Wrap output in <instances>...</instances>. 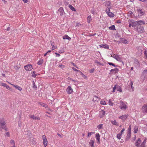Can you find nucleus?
Returning a JSON list of instances; mask_svg holds the SVG:
<instances>
[{"instance_id":"1","label":"nucleus","mask_w":147,"mask_h":147,"mask_svg":"<svg viewBox=\"0 0 147 147\" xmlns=\"http://www.w3.org/2000/svg\"><path fill=\"white\" fill-rule=\"evenodd\" d=\"M0 128L6 131H7L8 130V128L7 127L5 120L3 118H0Z\"/></svg>"},{"instance_id":"2","label":"nucleus","mask_w":147,"mask_h":147,"mask_svg":"<svg viewBox=\"0 0 147 147\" xmlns=\"http://www.w3.org/2000/svg\"><path fill=\"white\" fill-rule=\"evenodd\" d=\"M144 22L143 21H137L134 22V23L133 24L132 26L133 27L136 26V25L141 26L142 25H144Z\"/></svg>"},{"instance_id":"3","label":"nucleus","mask_w":147,"mask_h":147,"mask_svg":"<svg viewBox=\"0 0 147 147\" xmlns=\"http://www.w3.org/2000/svg\"><path fill=\"white\" fill-rule=\"evenodd\" d=\"M119 108L122 110H125L127 108V106L122 101H120Z\"/></svg>"},{"instance_id":"4","label":"nucleus","mask_w":147,"mask_h":147,"mask_svg":"<svg viewBox=\"0 0 147 147\" xmlns=\"http://www.w3.org/2000/svg\"><path fill=\"white\" fill-rule=\"evenodd\" d=\"M105 6L107 7V8L106 10H108V11H110V9L111 8V4L110 2L107 1L105 3Z\"/></svg>"},{"instance_id":"5","label":"nucleus","mask_w":147,"mask_h":147,"mask_svg":"<svg viewBox=\"0 0 147 147\" xmlns=\"http://www.w3.org/2000/svg\"><path fill=\"white\" fill-rule=\"evenodd\" d=\"M137 29V31L138 32L142 33L144 32V27L141 26H138Z\"/></svg>"},{"instance_id":"6","label":"nucleus","mask_w":147,"mask_h":147,"mask_svg":"<svg viewBox=\"0 0 147 147\" xmlns=\"http://www.w3.org/2000/svg\"><path fill=\"white\" fill-rule=\"evenodd\" d=\"M42 137L43 140V145L44 146L46 147L47 145V140L46 138V136L45 135H43Z\"/></svg>"},{"instance_id":"7","label":"nucleus","mask_w":147,"mask_h":147,"mask_svg":"<svg viewBox=\"0 0 147 147\" xmlns=\"http://www.w3.org/2000/svg\"><path fill=\"white\" fill-rule=\"evenodd\" d=\"M25 69L27 71H31L32 69V66L31 65H28L24 66Z\"/></svg>"},{"instance_id":"8","label":"nucleus","mask_w":147,"mask_h":147,"mask_svg":"<svg viewBox=\"0 0 147 147\" xmlns=\"http://www.w3.org/2000/svg\"><path fill=\"white\" fill-rule=\"evenodd\" d=\"M142 110L144 113H147V104H144L143 106Z\"/></svg>"},{"instance_id":"9","label":"nucleus","mask_w":147,"mask_h":147,"mask_svg":"<svg viewBox=\"0 0 147 147\" xmlns=\"http://www.w3.org/2000/svg\"><path fill=\"white\" fill-rule=\"evenodd\" d=\"M66 91L68 94H71L73 92V90L70 86H69L66 89Z\"/></svg>"},{"instance_id":"10","label":"nucleus","mask_w":147,"mask_h":147,"mask_svg":"<svg viewBox=\"0 0 147 147\" xmlns=\"http://www.w3.org/2000/svg\"><path fill=\"white\" fill-rule=\"evenodd\" d=\"M29 116L30 118L33 119L34 120H39L40 119V118L37 116H35L33 115H30Z\"/></svg>"},{"instance_id":"11","label":"nucleus","mask_w":147,"mask_h":147,"mask_svg":"<svg viewBox=\"0 0 147 147\" xmlns=\"http://www.w3.org/2000/svg\"><path fill=\"white\" fill-rule=\"evenodd\" d=\"M59 14H60V16H62L63 13H64V11L63 9V8L62 7H60L58 10Z\"/></svg>"},{"instance_id":"12","label":"nucleus","mask_w":147,"mask_h":147,"mask_svg":"<svg viewBox=\"0 0 147 147\" xmlns=\"http://www.w3.org/2000/svg\"><path fill=\"white\" fill-rule=\"evenodd\" d=\"M106 12L107 13L108 16L110 17H113L114 16V14L112 12H110V11L108 10H106Z\"/></svg>"},{"instance_id":"13","label":"nucleus","mask_w":147,"mask_h":147,"mask_svg":"<svg viewBox=\"0 0 147 147\" xmlns=\"http://www.w3.org/2000/svg\"><path fill=\"white\" fill-rule=\"evenodd\" d=\"M142 76L144 78H147V70L145 69L142 73Z\"/></svg>"},{"instance_id":"14","label":"nucleus","mask_w":147,"mask_h":147,"mask_svg":"<svg viewBox=\"0 0 147 147\" xmlns=\"http://www.w3.org/2000/svg\"><path fill=\"white\" fill-rule=\"evenodd\" d=\"M105 114V112L103 110H101L99 112V117L100 118H102L103 117Z\"/></svg>"},{"instance_id":"15","label":"nucleus","mask_w":147,"mask_h":147,"mask_svg":"<svg viewBox=\"0 0 147 147\" xmlns=\"http://www.w3.org/2000/svg\"><path fill=\"white\" fill-rule=\"evenodd\" d=\"M127 115H122V116H120L119 117V119H120L122 120L123 121H125V120L127 118Z\"/></svg>"},{"instance_id":"16","label":"nucleus","mask_w":147,"mask_h":147,"mask_svg":"<svg viewBox=\"0 0 147 147\" xmlns=\"http://www.w3.org/2000/svg\"><path fill=\"white\" fill-rule=\"evenodd\" d=\"M141 142V139L140 138H138L136 142L135 143V144L136 146L139 147L140 146V144Z\"/></svg>"},{"instance_id":"17","label":"nucleus","mask_w":147,"mask_h":147,"mask_svg":"<svg viewBox=\"0 0 147 147\" xmlns=\"http://www.w3.org/2000/svg\"><path fill=\"white\" fill-rule=\"evenodd\" d=\"M111 56L113 57L117 61H119L120 59V58L117 55H115V54H113L112 55H111Z\"/></svg>"},{"instance_id":"18","label":"nucleus","mask_w":147,"mask_h":147,"mask_svg":"<svg viewBox=\"0 0 147 147\" xmlns=\"http://www.w3.org/2000/svg\"><path fill=\"white\" fill-rule=\"evenodd\" d=\"M100 47H102L104 48H105L107 49H108L109 48V46L108 45L105 44H101L100 45Z\"/></svg>"},{"instance_id":"19","label":"nucleus","mask_w":147,"mask_h":147,"mask_svg":"<svg viewBox=\"0 0 147 147\" xmlns=\"http://www.w3.org/2000/svg\"><path fill=\"white\" fill-rule=\"evenodd\" d=\"M118 71V69L117 68H115V69H111V72L113 74H115L117 73Z\"/></svg>"},{"instance_id":"20","label":"nucleus","mask_w":147,"mask_h":147,"mask_svg":"<svg viewBox=\"0 0 147 147\" xmlns=\"http://www.w3.org/2000/svg\"><path fill=\"white\" fill-rule=\"evenodd\" d=\"M15 88L19 90L20 91H21L22 90V88L20 86L17 85L13 84H12Z\"/></svg>"},{"instance_id":"21","label":"nucleus","mask_w":147,"mask_h":147,"mask_svg":"<svg viewBox=\"0 0 147 147\" xmlns=\"http://www.w3.org/2000/svg\"><path fill=\"white\" fill-rule=\"evenodd\" d=\"M138 12L139 15L140 16H141L144 14V12L142 11V10L141 9H138Z\"/></svg>"},{"instance_id":"22","label":"nucleus","mask_w":147,"mask_h":147,"mask_svg":"<svg viewBox=\"0 0 147 147\" xmlns=\"http://www.w3.org/2000/svg\"><path fill=\"white\" fill-rule=\"evenodd\" d=\"M63 39H67L69 40H71V38L70 37H69L67 35H65L63 36Z\"/></svg>"},{"instance_id":"23","label":"nucleus","mask_w":147,"mask_h":147,"mask_svg":"<svg viewBox=\"0 0 147 147\" xmlns=\"http://www.w3.org/2000/svg\"><path fill=\"white\" fill-rule=\"evenodd\" d=\"M131 133L128 132L125 141H127L129 140L131 137Z\"/></svg>"},{"instance_id":"24","label":"nucleus","mask_w":147,"mask_h":147,"mask_svg":"<svg viewBox=\"0 0 147 147\" xmlns=\"http://www.w3.org/2000/svg\"><path fill=\"white\" fill-rule=\"evenodd\" d=\"M121 42L123 43H124L125 44H127L128 43V41L127 40L124 39V38H122L121 39Z\"/></svg>"},{"instance_id":"25","label":"nucleus","mask_w":147,"mask_h":147,"mask_svg":"<svg viewBox=\"0 0 147 147\" xmlns=\"http://www.w3.org/2000/svg\"><path fill=\"white\" fill-rule=\"evenodd\" d=\"M15 143L14 141L11 140L10 141L11 147H16L15 146Z\"/></svg>"},{"instance_id":"26","label":"nucleus","mask_w":147,"mask_h":147,"mask_svg":"<svg viewBox=\"0 0 147 147\" xmlns=\"http://www.w3.org/2000/svg\"><path fill=\"white\" fill-rule=\"evenodd\" d=\"M94 141L93 140H91L90 141V142L89 144L91 147H94Z\"/></svg>"},{"instance_id":"27","label":"nucleus","mask_w":147,"mask_h":147,"mask_svg":"<svg viewBox=\"0 0 147 147\" xmlns=\"http://www.w3.org/2000/svg\"><path fill=\"white\" fill-rule=\"evenodd\" d=\"M111 123H112V124L113 125H115L117 126H118L119 125L118 124L116 120L112 121H111Z\"/></svg>"},{"instance_id":"28","label":"nucleus","mask_w":147,"mask_h":147,"mask_svg":"<svg viewBox=\"0 0 147 147\" xmlns=\"http://www.w3.org/2000/svg\"><path fill=\"white\" fill-rule=\"evenodd\" d=\"M68 6L70 9L73 11H76V10L75 8L71 5H69Z\"/></svg>"},{"instance_id":"29","label":"nucleus","mask_w":147,"mask_h":147,"mask_svg":"<svg viewBox=\"0 0 147 147\" xmlns=\"http://www.w3.org/2000/svg\"><path fill=\"white\" fill-rule=\"evenodd\" d=\"M92 20L91 16H88L87 19V22L90 23V21Z\"/></svg>"},{"instance_id":"30","label":"nucleus","mask_w":147,"mask_h":147,"mask_svg":"<svg viewBox=\"0 0 147 147\" xmlns=\"http://www.w3.org/2000/svg\"><path fill=\"white\" fill-rule=\"evenodd\" d=\"M1 85L5 87L7 89H8L9 88V86L7 85V84L5 83H2L1 84Z\"/></svg>"},{"instance_id":"31","label":"nucleus","mask_w":147,"mask_h":147,"mask_svg":"<svg viewBox=\"0 0 147 147\" xmlns=\"http://www.w3.org/2000/svg\"><path fill=\"white\" fill-rule=\"evenodd\" d=\"M96 139L98 141V142H100V136L99 134L98 133H96Z\"/></svg>"},{"instance_id":"32","label":"nucleus","mask_w":147,"mask_h":147,"mask_svg":"<svg viewBox=\"0 0 147 147\" xmlns=\"http://www.w3.org/2000/svg\"><path fill=\"white\" fill-rule=\"evenodd\" d=\"M116 89L117 91L120 92L122 91L121 87L119 86L116 85Z\"/></svg>"},{"instance_id":"33","label":"nucleus","mask_w":147,"mask_h":147,"mask_svg":"<svg viewBox=\"0 0 147 147\" xmlns=\"http://www.w3.org/2000/svg\"><path fill=\"white\" fill-rule=\"evenodd\" d=\"M138 129V126H135L134 128V132L135 133H136Z\"/></svg>"},{"instance_id":"34","label":"nucleus","mask_w":147,"mask_h":147,"mask_svg":"<svg viewBox=\"0 0 147 147\" xmlns=\"http://www.w3.org/2000/svg\"><path fill=\"white\" fill-rule=\"evenodd\" d=\"M43 62V60L42 59H40L37 62V64L39 65H40L41 64H42Z\"/></svg>"},{"instance_id":"35","label":"nucleus","mask_w":147,"mask_h":147,"mask_svg":"<svg viewBox=\"0 0 147 147\" xmlns=\"http://www.w3.org/2000/svg\"><path fill=\"white\" fill-rule=\"evenodd\" d=\"M109 28L111 30H115V26L114 25H112V26L109 27Z\"/></svg>"},{"instance_id":"36","label":"nucleus","mask_w":147,"mask_h":147,"mask_svg":"<svg viewBox=\"0 0 147 147\" xmlns=\"http://www.w3.org/2000/svg\"><path fill=\"white\" fill-rule=\"evenodd\" d=\"M100 103L101 105H106V102L105 101L103 100H102L100 102Z\"/></svg>"},{"instance_id":"37","label":"nucleus","mask_w":147,"mask_h":147,"mask_svg":"<svg viewBox=\"0 0 147 147\" xmlns=\"http://www.w3.org/2000/svg\"><path fill=\"white\" fill-rule=\"evenodd\" d=\"M65 65H62V64H61L60 65H59L58 66V67L59 68H61V69H63V68H65Z\"/></svg>"},{"instance_id":"38","label":"nucleus","mask_w":147,"mask_h":147,"mask_svg":"<svg viewBox=\"0 0 147 147\" xmlns=\"http://www.w3.org/2000/svg\"><path fill=\"white\" fill-rule=\"evenodd\" d=\"M32 76L34 77H36V75L35 74V71H33L32 72Z\"/></svg>"},{"instance_id":"39","label":"nucleus","mask_w":147,"mask_h":147,"mask_svg":"<svg viewBox=\"0 0 147 147\" xmlns=\"http://www.w3.org/2000/svg\"><path fill=\"white\" fill-rule=\"evenodd\" d=\"M131 125H130L129 126L128 129V132H129V133H131Z\"/></svg>"},{"instance_id":"40","label":"nucleus","mask_w":147,"mask_h":147,"mask_svg":"<svg viewBox=\"0 0 147 147\" xmlns=\"http://www.w3.org/2000/svg\"><path fill=\"white\" fill-rule=\"evenodd\" d=\"M97 127L98 129H102V124H100Z\"/></svg>"},{"instance_id":"41","label":"nucleus","mask_w":147,"mask_h":147,"mask_svg":"<svg viewBox=\"0 0 147 147\" xmlns=\"http://www.w3.org/2000/svg\"><path fill=\"white\" fill-rule=\"evenodd\" d=\"M109 105L111 106H113V103L111 102V100L110 99H109Z\"/></svg>"},{"instance_id":"42","label":"nucleus","mask_w":147,"mask_h":147,"mask_svg":"<svg viewBox=\"0 0 147 147\" xmlns=\"http://www.w3.org/2000/svg\"><path fill=\"white\" fill-rule=\"evenodd\" d=\"M94 133L93 132H88V135L87 136V137H89L91 135Z\"/></svg>"},{"instance_id":"43","label":"nucleus","mask_w":147,"mask_h":147,"mask_svg":"<svg viewBox=\"0 0 147 147\" xmlns=\"http://www.w3.org/2000/svg\"><path fill=\"white\" fill-rule=\"evenodd\" d=\"M117 138H118L119 139H121V135L120 134H118L117 135Z\"/></svg>"},{"instance_id":"44","label":"nucleus","mask_w":147,"mask_h":147,"mask_svg":"<svg viewBox=\"0 0 147 147\" xmlns=\"http://www.w3.org/2000/svg\"><path fill=\"white\" fill-rule=\"evenodd\" d=\"M108 64L110 65H112L114 67L116 66L115 65L112 63L108 62Z\"/></svg>"},{"instance_id":"45","label":"nucleus","mask_w":147,"mask_h":147,"mask_svg":"<svg viewBox=\"0 0 147 147\" xmlns=\"http://www.w3.org/2000/svg\"><path fill=\"white\" fill-rule=\"evenodd\" d=\"M42 106L44 107H45V108H47L48 107L47 105L46 104H45L44 103L42 105Z\"/></svg>"},{"instance_id":"46","label":"nucleus","mask_w":147,"mask_h":147,"mask_svg":"<svg viewBox=\"0 0 147 147\" xmlns=\"http://www.w3.org/2000/svg\"><path fill=\"white\" fill-rule=\"evenodd\" d=\"M82 76V77L84 78L85 79H86L87 78V77L86 76L84 75V74L83 73L81 75Z\"/></svg>"},{"instance_id":"47","label":"nucleus","mask_w":147,"mask_h":147,"mask_svg":"<svg viewBox=\"0 0 147 147\" xmlns=\"http://www.w3.org/2000/svg\"><path fill=\"white\" fill-rule=\"evenodd\" d=\"M116 89V85H115V87L113 88V92H114L115 91V89Z\"/></svg>"},{"instance_id":"48","label":"nucleus","mask_w":147,"mask_h":147,"mask_svg":"<svg viewBox=\"0 0 147 147\" xmlns=\"http://www.w3.org/2000/svg\"><path fill=\"white\" fill-rule=\"evenodd\" d=\"M71 64H72L76 68H77V69H78V67L76 65H75V64L74 63L71 62Z\"/></svg>"},{"instance_id":"49","label":"nucleus","mask_w":147,"mask_h":147,"mask_svg":"<svg viewBox=\"0 0 147 147\" xmlns=\"http://www.w3.org/2000/svg\"><path fill=\"white\" fill-rule=\"evenodd\" d=\"M94 69H91V70H90L89 71L90 73H92L94 72Z\"/></svg>"},{"instance_id":"50","label":"nucleus","mask_w":147,"mask_h":147,"mask_svg":"<svg viewBox=\"0 0 147 147\" xmlns=\"http://www.w3.org/2000/svg\"><path fill=\"white\" fill-rule=\"evenodd\" d=\"M72 69L74 71H78V70H77L74 67H72Z\"/></svg>"},{"instance_id":"51","label":"nucleus","mask_w":147,"mask_h":147,"mask_svg":"<svg viewBox=\"0 0 147 147\" xmlns=\"http://www.w3.org/2000/svg\"><path fill=\"white\" fill-rule=\"evenodd\" d=\"M146 139H145L144 141L142 143V144H145V143H146Z\"/></svg>"},{"instance_id":"52","label":"nucleus","mask_w":147,"mask_h":147,"mask_svg":"<svg viewBox=\"0 0 147 147\" xmlns=\"http://www.w3.org/2000/svg\"><path fill=\"white\" fill-rule=\"evenodd\" d=\"M5 136H9V132H7L6 133V134H5Z\"/></svg>"},{"instance_id":"53","label":"nucleus","mask_w":147,"mask_h":147,"mask_svg":"<svg viewBox=\"0 0 147 147\" xmlns=\"http://www.w3.org/2000/svg\"><path fill=\"white\" fill-rule=\"evenodd\" d=\"M129 84V85H130L131 87H132V86L133 85V82L132 81H131Z\"/></svg>"},{"instance_id":"54","label":"nucleus","mask_w":147,"mask_h":147,"mask_svg":"<svg viewBox=\"0 0 147 147\" xmlns=\"http://www.w3.org/2000/svg\"><path fill=\"white\" fill-rule=\"evenodd\" d=\"M140 147H146L145 146V145L144 144H142L141 145Z\"/></svg>"},{"instance_id":"55","label":"nucleus","mask_w":147,"mask_h":147,"mask_svg":"<svg viewBox=\"0 0 147 147\" xmlns=\"http://www.w3.org/2000/svg\"><path fill=\"white\" fill-rule=\"evenodd\" d=\"M133 23H134V22H132V24H129V27H131V26H132V25L133 24Z\"/></svg>"},{"instance_id":"56","label":"nucleus","mask_w":147,"mask_h":147,"mask_svg":"<svg viewBox=\"0 0 147 147\" xmlns=\"http://www.w3.org/2000/svg\"><path fill=\"white\" fill-rule=\"evenodd\" d=\"M51 45L52 46V50H54L55 49V47L52 44H51Z\"/></svg>"},{"instance_id":"57","label":"nucleus","mask_w":147,"mask_h":147,"mask_svg":"<svg viewBox=\"0 0 147 147\" xmlns=\"http://www.w3.org/2000/svg\"><path fill=\"white\" fill-rule=\"evenodd\" d=\"M55 54L57 55V57H59L60 56V54H58L57 53H55Z\"/></svg>"},{"instance_id":"58","label":"nucleus","mask_w":147,"mask_h":147,"mask_svg":"<svg viewBox=\"0 0 147 147\" xmlns=\"http://www.w3.org/2000/svg\"><path fill=\"white\" fill-rule=\"evenodd\" d=\"M125 130V129L124 128H123L122 130L121 131V133H123V131H124Z\"/></svg>"},{"instance_id":"59","label":"nucleus","mask_w":147,"mask_h":147,"mask_svg":"<svg viewBox=\"0 0 147 147\" xmlns=\"http://www.w3.org/2000/svg\"><path fill=\"white\" fill-rule=\"evenodd\" d=\"M34 88H36L37 87L35 85V84L34 83L33 84V87Z\"/></svg>"},{"instance_id":"60","label":"nucleus","mask_w":147,"mask_h":147,"mask_svg":"<svg viewBox=\"0 0 147 147\" xmlns=\"http://www.w3.org/2000/svg\"><path fill=\"white\" fill-rule=\"evenodd\" d=\"M78 72H79V73L81 75L82 74V73L80 71L78 70Z\"/></svg>"},{"instance_id":"61","label":"nucleus","mask_w":147,"mask_h":147,"mask_svg":"<svg viewBox=\"0 0 147 147\" xmlns=\"http://www.w3.org/2000/svg\"><path fill=\"white\" fill-rule=\"evenodd\" d=\"M43 104V103H42V102H39V104L40 105L42 106V105Z\"/></svg>"},{"instance_id":"62","label":"nucleus","mask_w":147,"mask_h":147,"mask_svg":"<svg viewBox=\"0 0 147 147\" xmlns=\"http://www.w3.org/2000/svg\"><path fill=\"white\" fill-rule=\"evenodd\" d=\"M23 0L24 2L25 3H27V1H28V0Z\"/></svg>"},{"instance_id":"63","label":"nucleus","mask_w":147,"mask_h":147,"mask_svg":"<svg viewBox=\"0 0 147 147\" xmlns=\"http://www.w3.org/2000/svg\"><path fill=\"white\" fill-rule=\"evenodd\" d=\"M57 134V135H58L61 138H62V136H61V135H60V134H59L58 133Z\"/></svg>"},{"instance_id":"64","label":"nucleus","mask_w":147,"mask_h":147,"mask_svg":"<svg viewBox=\"0 0 147 147\" xmlns=\"http://www.w3.org/2000/svg\"><path fill=\"white\" fill-rule=\"evenodd\" d=\"M131 89L133 91H134V87H133V86H132V87H131Z\"/></svg>"}]
</instances>
